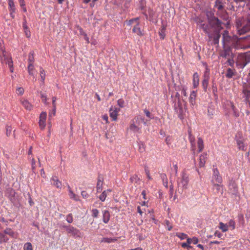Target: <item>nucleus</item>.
Wrapping results in <instances>:
<instances>
[{
    "label": "nucleus",
    "mask_w": 250,
    "mask_h": 250,
    "mask_svg": "<svg viewBox=\"0 0 250 250\" xmlns=\"http://www.w3.org/2000/svg\"><path fill=\"white\" fill-rule=\"evenodd\" d=\"M197 97V91H192L189 96V103L192 105H194L196 103V99Z\"/></svg>",
    "instance_id": "obj_15"
},
{
    "label": "nucleus",
    "mask_w": 250,
    "mask_h": 250,
    "mask_svg": "<svg viewBox=\"0 0 250 250\" xmlns=\"http://www.w3.org/2000/svg\"><path fill=\"white\" fill-rule=\"evenodd\" d=\"M165 223H166V224L167 225V229L168 230H170L172 229V227L170 225L169 222L168 221H167V220H166L165 221Z\"/></svg>",
    "instance_id": "obj_53"
},
{
    "label": "nucleus",
    "mask_w": 250,
    "mask_h": 250,
    "mask_svg": "<svg viewBox=\"0 0 250 250\" xmlns=\"http://www.w3.org/2000/svg\"><path fill=\"white\" fill-rule=\"evenodd\" d=\"M189 139L192 146L191 149L193 151V153L194 154L195 153V142L194 137V136H192V137H189Z\"/></svg>",
    "instance_id": "obj_34"
},
{
    "label": "nucleus",
    "mask_w": 250,
    "mask_h": 250,
    "mask_svg": "<svg viewBox=\"0 0 250 250\" xmlns=\"http://www.w3.org/2000/svg\"><path fill=\"white\" fill-rule=\"evenodd\" d=\"M8 238L5 235V234L0 232V243L6 242L8 240Z\"/></svg>",
    "instance_id": "obj_33"
},
{
    "label": "nucleus",
    "mask_w": 250,
    "mask_h": 250,
    "mask_svg": "<svg viewBox=\"0 0 250 250\" xmlns=\"http://www.w3.org/2000/svg\"><path fill=\"white\" fill-rule=\"evenodd\" d=\"M207 154L203 153L200 155L199 158V166L200 167H204L207 159Z\"/></svg>",
    "instance_id": "obj_16"
},
{
    "label": "nucleus",
    "mask_w": 250,
    "mask_h": 250,
    "mask_svg": "<svg viewBox=\"0 0 250 250\" xmlns=\"http://www.w3.org/2000/svg\"><path fill=\"white\" fill-rule=\"evenodd\" d=\"M214 234L215 236H217L219 238H220L222 236V234L218 231H216Z\"/></svg>",
    "instance_id": "obj_64"
},
{
    "label": "nucleus",
    "mask_w": 250,
    "mask_h": 250,
    "mask_svg": "<svg viewBox=\"0 0 250 250\" xmlns=\"http://www.w3.org/2000/svg\"><path fill=\"white\" fill-rule=\"evenodd\" d=\"M92 216L94 217H96L98 216L99 211L97 209H92Z\"/></svg>",
    "instance_id": "obj_51"
},
{
    "label": "nucleus",
    "mask_w": 250,
    "mask_h": 250,
    "mask_svg": "<svg viewBox=\"0 0 250 250\" xmlns=\"http://www.w3.org/2000/svg\"><path fill=\"white\" fill-rule=\"evenodd\" d=\"M102 185H103L102 182L100 180H99L97 182V187H96L97 192H99L102 191Z\"/></svg>",
    "instance_id": "obj_41"
},
{
    "label": "nucleus",
    "mask_w": 250,
    "mask_h": 250,
    "mask_svg": "<svg viewBox=\"0 0 250 250\" xmlns=\"http://www.w3.org/2000/svg\"><path fill=\"white\" fill-rule=\"evenodd\" d=\"M8 8L10 15L12 19L15 18L14 13L16 12V7L13 0H8Z\"/></svg>",
    "instance_id": "obj_10"
},
{
    "label": "nucleus",
    "mask_w": 250,
    "mask_h": 250,
    "mask_svg": "<svg viewBox=\"0 0 250 250\" xmlns=\"http://www.w3.org/2000/svg\"><path fill=\"white\" fill-rule=\"evenodd\" d=\"M176 236L179 238L181 240H184L185 239H188V236L187 234L184 233H177Z\"/></svg>",
    "instance_id": "obj_37"
},
{
    "label": "nucleus",
    "mask_w": 250,
    "mask_h": 250,
    "mask_svg": "<svg viewBox=\"0 0 250 250\" xmlns=\"http://www.w3.org/2000/svg\"><path fill=\"white\" fill-rule=\"evenodd\" d=\"M60 228L62 229H65L67 234L70 237L71 236L75 238L81 237V233L80 230L72 226L61 225Z\"/></svg>",
    "instance_id": "obj_1"
},
{
    "label": "nucleus",
    "mask_w": 250,
    "mask_h": 250,
    "mask_svg": "<svg viewBox=\"0 0 250 250\" xmlns=\"http://www.w3.org/2000/svg\"><path fill=\"white\" fill-rule=\"evenodd\" d=\"M41 98L42 99V101L44 103H46V96L45 95L43 94V93H41Z\"/></svg>",
    "instance_id": "obj_54"
},
{
    "label": "nucleus",
    "mask_w": 250,
    "mask_h": 250,
    "mask_svg": "<svg viewBox=\"0 0 250 250\" xmlns=\"http://www.w3.org/2000/svg\"><path fill=\"white\" fill-rule=\"evenodd\" d=\"M34 66L33 64H29L28 66V72L30 75L34 76Z\"/></svg>",
    "instance_id": "obj_36"
},
{
    "label": "nucleus",
    "mask_w": 250,
    "mask_h": 250,
    "mask_svg": "<svg viewBox=\"0 0 250 250\" xmlns=\"http://www.w3.org/2000/svg\"><path fill=\"white\" fill-rule=\"evenodd\" d=\"M187 243L188 244H191V243H193L194 244H197L198 242H199V240L198 238L196 237H193L192 238H188V237L187 239Z\"/></svg>",
    "instance_id": "obj_28"
},
{
    "label": "nucleus",
    "mask_w": 250,
    "mask_h": 250,
    "mask_svg": "<svg viewBox=\"0 0 250 250\" xmlns=\"http://www.w3.org/2000/svg\"><path fill=\"white\" fill-rule=\"evenodd\" d=\"M118 105L122 107L124 106V100H123L122 99H120L118 101Z\"/></svg>",
    "instance_id": "obj_52"
},
{
    "label": "nucleus",
    "mask_w": 250,
    "mask_h": 250,
    "mask_svg": "<svg viewBox=\"0 0 250 250\" xmlns=\"http://www.w3.org/2000/svg\"><path fill=\"white\" fill-rule=\"evenodd\" d=\"M126 24L128 25H131L134 24V26L132 29V31L134 33H136L137 35L139 36H142L143 34L141 30L140 26H139V18H136L135 19H132L128 21H126Z\"/></svg>",
    "instance_id": "obj_3"
},
{
    "label": "nucleus",
    "mask_w": 250,
    "mask_h": 250,
    "mask_svg": "<svg viewBox=\"0 0 250 250\" xmlns=\"http://www.w3.org/2000/svg\"><path fill=\"white\" fill-rule=\"evenodd\" d=\"M106 191H104L102 192V193L100 195L99 198L102 201H104L106 197Z\"/></svg>",
    "instance_id": "obj_42"
},
{
    "label": "nucleus",
    "mask_w": 250,
    "mask_h": 250,
    "mask_svg": "<svg viewBox=\"0 0 250 250\" xmlns=\"http://www.w3.org/2000/svg\"><path fill=\"white\" fill-rule=\"evenodd\" d=\"M181 247L183 248H187L188 250L190 249L192 247L187 243H183L181 244Z\"/></svg>",
    "instance_id": "obj_46"
},
{
    "label": "nucleus",
    "mask_w": 250,
    "mask_h": 250,
    "mask_svg": "<svg viewBox=\"0 0 250 250\" xmlns=\"http://www.w3.org/2000/svg\"><path fill=\"white\" fill-rule=\"evenodd\" d=\"M139 124V118L138 117H135L130 122L129 129L134 132H139L141 127Z\"/></svg>",
    "instance_id": "obj_6"
},
{
    "label": "nucleus",
    "mask_w": 250,
    "mask_h": 250,
    "mask_svg": "<svg viewBox=\"0 0 250 250\" xmlns=\"http://www.w3.org/2000/svg\"><path fill=\"white\" fill-rule=\"evenodd\" d=\"M24 32L27 38H29L31 36L30 30L28 29L24 30Z\"/></svg>",
    "instance_id": "obj_55"
},
{
    "label": "nucleus",
    "mask_w": 250,
    "mask_h": 250,
    "mask_svg": "<svg viewBox=\"0 0 250 250\" xmlns=\"http://www.w3.org/2000/svg\"><path fill=\"white\" fill-rule=\"evenodd\" d=\"M222 23L221 21L215 17H213L209 20V24L212 28L214 29L213 30H221L222 29Z\"/></svg>",
    "instance_id": "obj_5"
},
{
    "label": "nucleus",
    "mask_w": 250,
    "mask_h": 250,
    "mask_svg": "<svg viewBox=\"0 0 250 250\" xmlns=\"http://www.w3.org/2000/svg\"><path fill=\"white\" fill-rule=\"evenodd\" d=\"M209 80L203 79L202 82V86L204 90L206 91L208 84Z\"/></svg>",
    "instance_id": "obj_38"
},
{
    "label": "nucleus",
    "mask_w": 250,
    "mask_h": 250,
    "mask_svg": "<svg viewBox=\"0 0 250 250\" xmlns=\"http://www.w3.org/2000/svg\"><path fill=\"white\" fill-rule=\"evenodd\" d=\"M200 77L197 72H195L193 75L192 83L194 88H197L199 84Z\"/></svg>",
    "instance_id": "obj_13"
},
{
    "label": "nucleus",
    "mask_w": 250,
    "mask_h": 250,
    "mask_svg": "<svg viewBox=\"0 0 250 250\" xmlns=\"http://www.w3.org/2000/svg\"><path fill=\"white\" fill-rule=\"evenodd\" d=\"M23 250H33L32 245L31 243L28 242L24 245Z\"/></svg>",
    "instance_id": "obj_39"
},
{
    "label": "nucleus",
    "mask_w": 250,
    "mask_h": 250,
    "mask_svg": "<svg viewBox=\"0 0 250 250\" xmlns=\"http://www.w3.org/2000/svg\"><path fill=\"white\" fill-rule=\"evenodd\" d=\"M218 3H219V4L216 5L217 8L218 10H221L223 8V6L221 4V2L218 1Z\"/></svg>",
    "instance_id": "obj_59"
},
{
    "label": "nucleus",
    "mask_w": 250,
    "mask_h": 250,
    "mask_svg": "<svg viewBox=\"0 0 250 250\" xmlns=\"http://www.w3.org/2000/svg\"><path fill=\"white\" fill-rule=\"evenodd\" d=\"M206 67V71L204 72L203 76V79L209 80V75H210V70L208 68L207 65L205 64Z\"/></svg>",
    "instance_id": "obj_29"
},
{
    "label": "nucleus",
    "mask_w": 250,
    "mask_h": 250,
    "mask_svg": "<svg viewBox=\"0 0 250 250\" xmlns=\"http://www.w3.org/2000/svg\"><path fill=\"white\" fill-rule=\"evenodd\" d=\"M103 212V221L105 223H107L109 220V212L106 209L104 210Z\"/></svg>",
    "instance_id": "obj_21"
},
{
    "label": "nucleus",
    "mask_w": 250,
    "mask_h": 250,
    "mask_svg": "<svg viewBox=\"0 0 250 250\" xmlns=\"http://www.w3.org/2000/svg\"><path fill=\"white\" fill-rule=\"evenodd\" d=\"M229 32L227 30H225L224 31L223 33V42H228L230 41V37L229 36Z\"/></svg>",
    "instance_id": "obj_27"
},
{
    "label": "nucleus",
    "mask_w": 250,
    "mask_h": 250,
    "mask_svg": "<svg viewBox=\"0 0 250 250\" xmlns=\"http://www.w3.org/2000/svg\"><path fill=\"white\" fill-rule=\"evenodd\" d=\"M56 100V97H53L52 98V104H53V107H56V104H55Z\"/></svg>",
    "instance_id": "obj_63"
},
{
    "label": "nucleus",
    "mask_w": 250,
    "mask_h": 250,
    "mask_svg": "<svg viewBox=\"0 0 250 250\" xmlns=\"http://www.w3.org/2000/svg\"><path fill=\"white\" fill-rule=\"evenodd\" d=\"M39 125L42 129H44L45 126V121L40 120Z\"/></svg>",
    "instance_id": "obj_47"
},
{
    "label": "nucleus",
    "mask_w": 250,
    "mask_h": 250,
    "mask_svg": "<svg viewBox=\"0 0 250 250\" xmlns=\"http://www.w3.org/2000/svg\"><path fill=\"white\" fill-rule=\"evenodd\" d=\"M56 107H53V110H52V112L49 113V118L51 117L52 115L55 116V115L56 114Z\"/></svg>",
    "instance_id": "obj_56"
},
{
    "label": "nucleus",
    "mask_w": 250,
    "mask_h": 250,
    "mask_svg": "<svg viewBox=\"0 0 250 250\" xmlns=\"http://www.w3.org/2000/svg\"><path fill=\"white\" fill-rule=\"evenodd\" d=\"M161 178L162 179L163 181V185L166 187H168V180L167 178V176L166 174L165 173H162L160 175Z\"/></svg>",
    "instance_id": "obj_24"
},
{
    "label": "nucleus",
    "mask_w": 250,
    "mask_h": 250,
    "mask_svg": "<svg viewBox=\"0 0 250 250\" xmlns=\"http://www.w3.org/2000/svg\"><path fill=\"white\" fill-rule=\"evenodd\" d=\"M120 111V108H116L111 113H110V117L113 121H116L117 119L118 113Z\"/></svg>",
    "instance_id": "obj_22"
},
{
    "label": "nucleus",
    "mask_w": 250,
    "mask_h": 250,
    "mask_svg": "<svg viewBox=\"0 0 250 250\" xmlns=\"http://www.w3.org/2000/svg\"><path fill=\"white\" fill-rule=\"evenodd\" d=\"M188 181L189 180L188 176L185 173L183 172L182 174V179L181 180V183L184 188H187Z\"/></svg>",
    "instance_id": "obj_12"
},
{
    "label": "nucleus",
    "mask_w": 250,
    "mask_h": 250,
    "mask_svg": "<svg viewBox=\"0 0 250 250\" xmlns=\"http://www.w3.org/2000/svg\"><path fill=\"white\" fill-rule=\"evenodd\" d=\"M234 75V71L230 68L227 69L226 76L228 78H231Z\"/></svg>",
    "instance_id": "obj_32"
},
{
    "label": "nucleus",
    "mask_w": 250,
    "mask_h": 250,
    "mask_svg": "<svg viewBox=\"0 0 250 250\" xmlns=\"http://www.w3.org/2000/svg\"><path fill=\"white\" fill-rule=\"evenodd\" d=\"M40 75L41 81L42 82V83H44L46 75H45V72L44 70L42 67L40 68Z\"/></svg>",
    "instance_id": "obj_31"
},
{
    "label": "nucleus",
    "mask_w": 250,
    "mask_h": 250,
    "mask_svg": "<svg viewBox=\"0 0 250 250\" xmlns=\"http://www.w3.org/2000/svg\"><path fill=\"white\" fill-rule=\"evenodd\" d=\"M66 220L68 223H72L73 221V219L72 214H69L68 215H67Z\"/></svg>",
    "instance_id": "obj_44"
},
{
    "label": "nucleus",
    "mask_w": 250,
    "mask_h": 250,
    "mask_svg": "<svg viewBox=\"0 0 250 250\" xmlns=\"http://www.w3.org/2000/svg\"><path fill=\"white\" fill-rule=\"evenodd\" d=\"M213 173L212 176L211 182L212 184L220 183L222 182V178L219 174V172L217 168H213Z\"/></svg>",
    "instance_id": "obj_8"
},
{
    "label": "nucleus",
    "mask_w": 250,
    "mask_h": 250,
    "mask_svg": "<svg viewBox=\"0 0 250 250\" xmlns=\"http://www.w3.org/2000/svg\"><path fill=\"white\" fill-rule=\"evenodd\" d=\"M197 146L198 148V152L199 153L201 152L204 148V142L201 137L198 138Z\"/></svg>",
    "instance_id": "obj_18"
},
{
    "label": "nucleus",
    "mask_w": 250,
    "mask_h": 250,
    "mask_svg": "<svg viewBox=\"0 0 250 250\" xmlns=\"http://www.w3.org/2000/svg\"><path fill=\"white\" fill-rule=\"evenodd\" d=\"M4 233L5 234H7L13 238L16 237V234L10 228H7L4 231Z\"/></svg>",
    "instance_id": "obj_23"
},
{
    "label": "nucleus",
    "mask_w": 250,
    "mask_h": 250,
    "mask_svg": "<svg viewBox=\"0 0 250 250\" xmlns=\"http://www.w3.org/2000/svg\"><path fill=\"white\" fill-rule=\"evenodd\" d=\"M236 65L240 68H244L248 63L244 53H240L238 54L236 62Z\"/></svg>",
    "instance_id": "obj_7"
},
{
    "label": "nucleus",
    "mask_w": 250,
    "mask_h": 250,
    "mask_svg": "<svg viewBox=\"0 0 250 250\" xmlns=\"http://www.w3.org/2000/svg\"><path fill=\"white\" fill-rule=\"evenodd\" d=\"M69 188V195L70 198L73 199L75 201H78L79 200V196L75 194L71 189L69 186H68Z\"/></svg>",
    "instance_id": "obj_25"
},
{
    "label": "nucleus",
    "mask_w": 250,
    "mask_h": 250,
    "mask_svg": "<svg viewBox=\"0 0 250 250\" xmlns=\"http://www.w3.org/2000/svg\"><path fill=\"white\" fill-rule=\"evenodd\" d=\"M17 92L18 94L21 95L24 93V89L22 87H18L17 89Z\"/></svg>",
    "instance_id": "obj_49"
},
{
    "label": "nucleus",
    "mask_w": 250,
    "mask_h": 250,
    "mask_svg": "<svg viewBox=\"0 0 250 250\" xmlns=\"http://www.w3.org/2000/svg\"><path fill=\"white\" fill-rule=\"evenodd\" d=\"M237 145L239 146V148L240 149H241L242 150H244L245 148V146H244L243 142L241 140H237Z\"/></svg>",
    "instance_id": "obj_43"
},
{
    "label": "nucleus",
    "mask_w": 250,
    "mask_h": 250,
    "mask_svg": "<svg viewBox=\"0 0 250 250\" xmlns=\"http://www.w3.org/2000/svg\"><path fill=\"white\" fill-rule=\"evenodd\" d=\"M144 113H145V114L146 115V116L147 117L150 118L151 114H150V112L148 110L145 109L144 110Z\"/></svg>",
    "instance_id": "obj_60"
},
{
    "label": "nucleus",
    "mask_w": 250,
    "mask_h": 250,
    "mask_svg": "<svg viewBox=\"0 0 250 250\" xmlns=\"http://www.w3.org/2000/svg\"><path fill=\"white\" fill-rule=\"evenodd\" d=\"M219 228L222 230V232H225L228 230L229 226L227 224H224L222 222H220Z\"/></svg>",
    "instance_id": "obj_26"
},
{
    "label": "nucleus",
    "mask_w": 250,
    "mask_h": 250,
    "mask_svg": "<svg viewBox=\"0 0 250 250\" xmlns=\"http://www.w3.org/2000/svg\"><path fill=\"white\" fill-rule=\"evenodd\" d=\"M82 196L84 198H86L88 197V195L87 193L85 191H83L81 192Z\"/></svg>",
    "instance_id": "obj_58"
},
{
    "label": "nucleus",
    "mask_w": 250,
    "mask_h": 250,
    "mask_svg": "<svg viewBox=\"0 0 250 250\" xmlns=\"http://www.w3.org/2000/svg\"><path fill=\"white\" fill-rule=\"evenodd\" d=\"M46 118V112H42L40 114V120L45 121Z\"/></svg>",
    "instance_id": "obj_45"
},
{
    "label": "nucleus",
    "mask_w": 250,
    "mask_h": 250,
    "mask_svg": "<svg viewBox=\"0 0 250 250\" xmlns=\"http://www.w3.org/2000/svg\"><path fill=\"white\" fill-rule=\"evenodd\" d=\"M51 181L53 186L56 187L58 188H61L62 186V182L59 180L57 176H52L51 178Z\"/></svg>",
    "instance_id": "obj_11"
},
{
    "label": "nucleus",
    "mask_w": 250,
    "mask_h": 250,
    "mask_svg": "<svg viewBox=\"0 0 250 250\" xmlns=\"http://www.w3.org/2000/svg\"><path fill=\"white\" fill-rule=\"evenodd\" d=\"M201 27L203 29V31L206 33L208 34V38H212V34L210 32V27H211L209 26H208V25H207V24H205L204 23L203 24H201Z\"/></svg>",
    "instance_id": "obj_14"
},
{
    "label": "nucleus",
    "mask_w": 250,
    "mask_h": 250,
    "mask_svg": "<svg viewBox=\"0 0 250 250\" xmlns=\"http://www.w3.org/2000/svg\"><path fill=\"white\" fill-rule=\"evenodd\" d=\"M21 103L27 110H30L32 108V105L26 100L21 101Z\"/></svg>",
    "instance_id": "obj_19"
},
{
    "label": "nucleus",
    "mask_w": 250,
    "mask_h": 250,
    "mask_svg": "<svg viewBox=\"0 0 250 250\" xmlns=\"http://www.w3.org/2000/svg\"><path fill=\"white\" fill-rule=\"evenodd\" d=\"M2 50V56L0 55V62L2 63L7 64L10 68L11 72H13L14 69L13 67V62L11 57H9L8 53L5 51Z\"/></svg>",
    "instance_id": "obj_4"
},
{
    "label": "nucleus",
    "mask_w": 250,
    "mask_h": 250,
    "mask_svg": "<svg viewBox=\"0 0 250 250\" xmlns=\"http://www.w3.org/2000/svg\"><path fill=\"white\" fill-rule=\"evenodd\" d=\"M230 52V48H224V50L221 52L220 56L223 58H227L229 55Z\"/></svg>",
    "instance_id": "obj_20"
},
{
    "label": "nucleus",
    "mask_w": 250,
    "mask_h": 250,
    "mask_svg": "<svg viewBox=\"0 0 250 250\" xmlns=\"http://www.w3.org/2000/svg\"><path fill=\"white\" fill-rule=\"evenodd\" d=\"M213 186V189L215 190V193H218L221 192L223 193L222 186L220 183L212 184Z\"/></svg>",
    "instance_id": "obj_17"
},
{
    "label": "nucleus",
    "mask_w": 250,
    "mask_h": 250,
    "mask_svg": "<svg viewBox=\"0 0 250 250\" xmlns=\"http://www.w3.org/2000/svg\"><path fill=\"white\" fill-rule=\"evenodd\" d=\"M35 160L34 159H32V169L33 170H34V169L35 168Z\"/></svg>",
    "instance_id": "obj_62"
},
{
    "label": "nucleus",
    "mask_w": 250,
    "mask_h": 250,
    "mask_svg": "<svg viewBox=\"0 0 250 250\" xmlns=\"http://www.w3.org/2000/svg\"><path fill=\"white\" fill-rule=\"evenodd\" d=\"M102 118L105 121L106 123H108V117L107 115H104L103 116Z\"/></svg>",
    "instance_id": "obj_61"
},
{
    "label": "nucleus",
    "mask_w": 250,
    "mask_h": 250,
    "mask_svg": "<svg viewBox=\"0 0 250 250\" xmlns=\"http://www.w3.org/2000/svg\"><path fill=\"white\" fill-rule=\"evenodd\" d=\"M34 53L33 52H31L29 53V56H28V62L29 64H33L34 62Z\"/></svg>",
    "instance_id": "obj_35"
},
{
    "label": "nucleus",
    "mask_w": 250,
    "mask_h": 250,
    "mask_svg": "<svg viewBox=\"0 0 250 250\" xmlns=\"http://www.w3.org/2000/svg\"><path fill=\"white\" fill-rule=\"evenodd\" d=\"M166 29V27L164 25L160 29L159 31V34L160 37V38L162 40L164 39L165 37V31Z\"/></svg>",
    "instance_id": "obj_30"
},
{
    "label": "nucleus",
    "mask_w": 250,
    "mask_h": 250,
    "mask_svg": "<svg viewBox=\"0 0 250 250\" xmlns=\"http://www.w3.org/2000/svg\"><path fill=\"white\" fill-rule=\"evenodd\" d=\"M228 225L229 226V227H230L231 228V230H233L235 228V222L232 219L229 220Z\"/></svg>",
    "instance_id": "obj_40"
},
{
    "label": "nucleus",
    "mask_w": 250,
    "mask_h": 250,
    "mask_svg": "<svg viewBox=\"0 0 250 250\" xmlns=\"http://www.w3.org/2000/svg\"><path fill=\"white\" fill-rule=\"evenodd\" d=\"M221 30H213V32L211 33L212 38H209L210 40L212 39L213 43L214 44H218L219 42V39L220 38V32Z\"/></svg>",
    "instance_id": "obj_9"
},
{
    "label": "nucleus",
    "mask_w": 250,
    "mask_h": 250,
    "mask_svg": "<svg viewBox=\"0 0 250 250\" xmlns=\"http://www.w3.org/2000/svg\"><path fill=\"white\" fill-rule=\"evenodd\" d=\"M236 25L239 35L244 34L250 31V23L245 24L243 22L242 20H237Z\"/></svg>",
    "instance_id": "obj_2"
},
{
    "label": "nucleus",
    "mask_w": 250,
    "mask_h": 250,
    "mask_svg": "<svg viewBox=\"0 0 250 250\" xmlns=\"http://www.w3.org/2000/svg\"><path fill=\"white\" fill-rule=\"evenodd\" d=\"M228 62L230 66H233L234 62L233 59H228Z\"/></svg>",
    "instance_id": "obj_57"
},
{
    "label": "nucleus",
    "mask_w": 250,
    "mask_h": 250,
    "mask_svg": "<svg viewBox=\"0 0 250 250\" xmlns=\"http://www.w3.org/2000/svg\"><path fill=\"white\" fill-rule=\"evenodd\" d=\"M12 131V127L9 126H7L6 128V133L7 136H9Z\"/></svg>",
    "instance_id": "obj_48"
},
{
    "label": "nucleus",
    "mask_w": 250,
    "mask_h": 250,
    "mask_svg": "<svg viewBox=\"0 0 250 250\" xmlns=\"http://www.w3.org/2000/svg\"><path fill=\"white\" fill-rule=\"evenodd\" d=\"M247 63L250 62V52L244 53Z\"/></svg>",
    "instance_id": "obj_50"
}]
</instances>
